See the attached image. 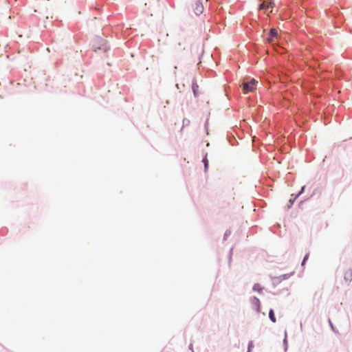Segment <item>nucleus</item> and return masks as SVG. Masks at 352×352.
Segmentation results:
<instances>
[{"mask_svg": "<svg viewBox=\"0 0 352 352\" xmlns=\"http://www.w3.org/2000/svg\"><path fill=\"white\" fill-rule=\"evenodd\" d=\"M90 46L96 52H107L110 50L107 41L99 36H94L92 38Z\"/></svg>", "mask_w": 352, "mask_h": 352, "instance_id": "nucleus-1", "label": "nucleus"}, {"mask_svg": "<svg viewBox=\"0 0 352 352\" xmlns=\"http://www.w3.org/2000/svg\"><path fill=\"white\" fill-rule=\"evenodd\" d=\"M258 83V80L254 78H251L250 76L244 78L240 83L243 94H248L254 91L256 89Z\"/></svg>", "mask_w": 352, "mask_h": 352, "instance_id": "nucleus-2", "label": "nucleus"}, {"mask_svg": "<svg viewBox=\"0 0 352 352\" xmlns=\"http://www.w3.org/2000/svg\"><path fill=\"white\" fill-rule=\"evenodd\" d=\"M263 39L265 43L273 47H276L279 43L280 36L276 28H272L264 36Z\"/></svg>", "mask_w": 352, "mask_h": 352, "instance_id": "nucleus-3", "label": "nucleus"}, {"mask_svg": "<svg viewBox=\"0 0 352 352\" xmlns=\"http://www.w3.org/2000/svg\"><path fill=\"white\" fill-rule=\"evenodd\" d=\"M250 301L252 304V309L255 310L256 313H260L261 310V304L259 298L254 296L250 297Z\"/></svg>", "mask_w": 352, "mask_h": 352, "instance_id": "nucleus-4", "label": "nucleus"}, {"mask_svg": "<svg viewBox=\"0 0 352 352\" xmlns=\"http://www.w3.org/2000/svg\"><path fill=\"white\" fill-rule=\"evenodd\" d=\"M204 6H203V3L201 1H197L195 2V6L193 9L194 10V12L195 14L197 15V16H199L201 15L203 12H204Z\"/></svg>", "mask_w": 352, "mask_h": 352, "instance_id": "nucleus-5", "label": "nucleus"}, {"mask_svg": "<svg viewBox=\"0 0 352 352\" xmlns=\"http://www.w3.org/2000/svg\"><path fill=\"white\" fill-rule=\"evenodd\" d=\"M198 89H199V85H197V80L195 78H193L192 82V90L193 96L195 98L199 97V94L198 92Z\"/></svg>", "mask_w": 352, "mask_h": 352, "instance_id": "nucleus-6", "label": "nucleus"}, {"mask_svg": "<svg viewBox=\"0 0 352 352\" xmlns=\"http://www.w3.org/2000/svg\"><path fill=\"white\" fill-rule=\"evenodd\" d=\"M344 280L348 285L352 281V268H349L344 272Z\"/></svg>", "mask_w": 352, "mask_h": 352, "instance_id": "nucleus-7", "label": "nucleus"}, {"mask_svg": "<svg viewBox=\"0 0 352 352\" xmlns=\"http://www.w3.org/2000/svg\"><path fill=\"white\" fill-rule=\"evenodd\" d=\"M227 140L232 146H235L238 144V142L236 139L235 138L234 135L232 134L231 133H227Z\"/></svg>", "mask_w": 352, "mask_h": 352, "instance_id": "nucleus-8", "label": "nucleus"}, {"mask_svg": "<svg viewBox=\"0 0 352 352\" xmlns=\"http://www.w3.org/2000/svg\"><path fill=\"white\" fill-rule=\"evenodd\" d=\"M201 162L204 164V170L205 173H206L209 168V162L208 160V153H206L203 156Z\"/></svg>", "mask_w": 352, "mask_h": 352, "instance_id": "nucleus-9", "label": "nucleus"}, {"mask_svg": "<svg viewBox=\"0 0 352 352\" xmlns=\"http://www.w3.org/2000/svg\"><path fill=\"white\" fill-rule=\"evenodd\" d=\"M263 289H264V287L263 286H261V284H259L258 283H254L252 287V290L254 292H258V294H262Z\"/></svg>", "mask_w": 352, "mask_h": 352, "instance_id": "nucleus-10", "label": "nucleus"}, {"mask_svg": "<svg viewBox=\"0 0 352 352\" xmlns=\"http://www.w3.org/2000/svg\"><path fill=\"white\" fill-rule=\"evenodd\" d=\"M269 318L271 320L272 322L275 323L276 322V318L275 316V312L274 309L270 308L268 313Z\"/></svg>", "mask_w": 352, "mask_h": 352, "instance_id": "nucleus-11", "label": "nucleus"}, {"mask_svg": "<svg viewBox=\"0 0 352 352\" xmlns=\"http://www.w3.org/2000/svg\"><path fill=\"white\" fill-rule=\"evenodd\" d=\"M344 22V19L343 16L341 14H339L338 18L335 22L336 27H339L342 25Z\"/></svg>", "mask_w": 352, "mask_h": 352, "instance_id": "nucleus-12", "label": "nucleus"}, {"mask_svg": "<svg viewBox=\"0 0 352 352\" xmlns=\"http://www.w3.org/2000/svg\"><path fill=\"white\" fill-rule=\"evenodd\" d=\"M283 344L284 351H287L288 349V341H287V334L286 331H285V336H284V338L283 340Z\"/></svg>", "mask_w": 352, "mask_h": 352, "instance_id": "nucleus-13", "label": "nucleus"}, {"mask_svg": "<svg viewBox=\"0 0 352 352\" xmlns=\"http://www.w3.org/2000/svg\"><path fill=\"white\" fill-rule=\"evenodd\" d=\"M272 280L274 287H276L282 281L278 276L272 277Z\"/></svg>", "mask_w": 352, "mask_h": 352, "instance_id": "nucleus-14", "label": "nucleus"}, {"mask_svg": "<svg viewBox=\"0 0 352 352\" xmlns=\"http://www.w3.org/2000/svg\"><path fill=\"white\" fill-rule=\"evenodd\" d=\"M294 274V272H290V273H288V274H282V275L279 276L278 277L280 278V279L281 280H283L288 279L289 278H290Z\"/></svg>", "mask_w": 352, "mask_h": 352, "instance_id": "nucleus-15", "label": "nucleus"}, {"mask_svg": "<svg viewBox=\"0 0 352 352\" xmlns=\"http://www.w3.org/2000/svg\"><path fill=\"white\" fill-rule=\"evenodd\" d=\"M298 198H296L295 196H294L293 197L290 198L288 201V203H287V209H289L292 207V206L294 205L295 201Z\"/></svg>", "mask_w": 352, "mask_h": 352, "instance_id": "nucleus-16", "label": "nucleus"}, {"mask_svg": "<svg viewBox=\"0 0 352 352\" xmlns=\"http://www.w3.org/2000/svg\"><path fill=\"white\" fill-rule=\"evenodd\" d=\"M233 247H232L230 250H229V252H228V265H230L231 264V261H232V254H233Z\"/></svg>", "mask_w": 352, "mask_h": 352, "instance_id": "nucleus-17", "label": "nucleus"}, {"mask_svg": "<svg viewBox=\"0 0 352 352\" xmlns=\"http://www.w3.org/2000/svg\"><path fill=\"white\" fill-rule=\"evenodd\" d=\"M309 256V253H306L301 261V266H305Z\"/></svg>", "mask_w": 352, "mask_h": 352, "instance_id": "nucleus-18", "label": "nucleus"}, {"mask_svg": "<svg viewBox=\"0 0 352 352\" xmlns=\"http://www.w3.org/2000/svg\"><path fill=\"white\" fill-rule=\"evenodd\" d=\"M190 120L187 119V118H184L183 120H182V129L185 127V126H187L188 125H190Z\"/></svg>", "mask_w": 352, "mask_h": 352, "instance_id": "nucleus-19", "label": "nucleus"}, {"mask_svg": "<svg viewBox=\"0 0 352 352\" xmlns=\"http://www.w3.org/2000/svg\"><path fill=\"white\" fill-rule=\"evenodd\" d=\"M305 188H306L305 186H302L301 187V188L298 191V192L294 195L296 197V198H298V197H300L302 194H303L305 192Z\"/></svg>", "mask_w": 352, "mask_h": 352, "instance_id": "nucleus-20", "label": "nucleus"}, {"mask_svg": "<svg viewBox=\"0 0 352 352\" xmlns=\"http://www.w3.org/2000/svg\"><path fill=\"white\" fill-rule=\"evenodd\" d=\"M232 232L230 229H227L223 234V241L227 240L228 237L230 236Z\"/></svg>", "mask_w": 352, "mask_h": 352, "instance_id": "nucleus-21", "label": "nucleus"}, {"mask_svg": "<svg viewBox=\"0 0 352 352\" xmlns=\"http://www.w3.org/2000/svg\"><path fill=\"white\" fill-rule=\"evenodd\" d=\"M329 325L331 328V330L335 333H338V331L336 329V328L333 326V322H331V319L329 318L328 320Z\"/></svg>", "mask_w": 352, "mask_h": 352, "instance_id": "nucleus-22", "label": "nucleus"}, {"mask_svg": "<svg viewBox=\"0 0 352 352\" xmlns=\"http://www.w3.org/2000/svg\"><path fill=\"white\" fill-rule=\"evenodd\" d=\"M254 348V342L252 340H250L248 342V349H249V350H252V349Z\"/></svg>", "mask_w": 352, "mask_h": 352, "instance_id": "nucleus-23", "label": "nucleus"}, {"mask_svg": "<svg viewBox=\"0 0 352 352\" xmlns=\"http://www.w3.org/2000/svg\"><path fill=\"white\" fill-rule=\"evenodd\" d=\"M204 129L206 131V133L208 134V118L206 119L204 123Z\"/></svg>", "mask_w": 352, "mask_h": 352, "instance_id": "nucleus-24", "label": "nucleus"}, {"mask_svg": "<svg viewBox=\"0 0 352 352\" xmlns=\"http://www.w3.org/2000/svg\"><path fill=\"white\" fill-rule=\"evenodd\" d=\"M309 199V198H307V199ZM306 200H307V199H304V200H301V201H299V203H298V207H299V208H300V207H301V206H302V204L304 203V201H306Z\"/></svg>", "mask_w": 352, "mask_h": 352, "instance_id": "nucleus-25", "label": "nucleus"}, {"mask_svg": "<svg viewBox=\"0 0 352 352\" xmlns=\"http://www.w3.org/2000/svg\"><path fill=\"white\" fill-rule=\"evenodd\" d=\"M188 349H189V350H191V351H192V352H195V351H194V350H193V344H192V343H190V344H189V346H188Z\"/></svg>", "mask_w": 352, "mask_h": 352, "instance_id": "nucleus-26", "label": "nucleus"}, {"mask_svg": "<svg viewBox=\"0 0 352 352\" xmlns=\"http://www.w3.org/2000/svg\"><path fill=\"white\" fill-rule=\"evenodd\" d=\"M252 350L247 349V352H252Z\"/></svg>", "mask_w": 352, "mask_h": 352, "instance_id": "nucleus-27", "label": "nucleus"}]
</instances>
